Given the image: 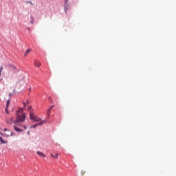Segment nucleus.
<instances>
[{"label": "nucleus", "mask_w": 176, "mask_h": 176, "mask_svg": "<svg viewBox=\"0 0 176 176\" xmlns=\"http://www.w3.org/2000/svg\"><path fill=\"white\" fill-rule=\"evenodd\" d=\"M53 108H54V106L52 105V106H50V109H48L47 110V118H49L50 116V111H52V109H53Z\"/></svg>", "instance_id": "6"}, {"label": "nucleus", "mask_w": 176, "mask_h": 176, "mask_svg": "<svg viewBox=\"0 0 176 176\" xmlns=\"http://www.w3.org/2000/svg\"><path fill=\"white\" fill-rule=\"evenodd\" d=\"M85 173V172H84V173L82 172V174H84Z\"/></svg>", "instance_id": "22"}, {"label": "nucleus", "mask_w": 176, "mask_h": 176, "mask_svg": "<svg viewBox=\"0 0 176 176\" xmlns=\"http://www.w3.org/2000/svg\"><path fill=\"white\" fill-rule=\"evenodd\" d=\"M14 133L13 132L11 133L10 135H13Z\"/></svg>", "instance_id": "20"}, {"label": "nucleus", "mask_w": 176, "mask_h": 176, "mask_svg": "<svg viewBox=\"0 0 176 176\" xmlns=\"http://www.w3.org/2000/svg\"><path fill=\"white\" fill-rule=\"evenodd\" d=\"M32 108V107H31V106L29 107H28L29 111H31Z\"/></svg>", "instance_id": "17"}, {"label": "nucleus", "mask_w": 176, "mask_h": 176, "mask_svg": "<svg viewBox=\"0 0 176 176\" xmlns=\"http://www.w3.org/2000/svg\"><path fill=\"white\" fill-rule=\"evenodd\" d=\"M33 122H43V120H42V119L39 118L38 117L36 116L34 118V119L33 120Z\"/></svg>", "instance_id": "9"}, {"label": "nucleus", "mask_w": 176, "mask_h": 176, "mask_svg": "<svg viewBox=\"0 0 176 176\" xmlns=\"http://www.w3.org/2000/svg\"><path fill=\"white\" fill-rule=\"evenodd\" d=\"M3 70V67L1 66L0 67V76L1 75L2 71Z\"/></svg>", "instance_id": "16"}, {"label": "nucleus", "mask_w": 176, "mask_h": 176, "mask_svg": "<svg viewBox=\"0 0 176 176\" xmlns=\"http://www.w3.org/2000/svg\"><path fill=\"white\" fill-rule=\"evenodd\" d=\"M32 50L31 48H29L26 50V52H25V54H23L24 57H27V56H28V54H30V53H31Z\"/></svg>", "instance_id": "8"}, {"label": "nucleus", "mask_w": 176, "mask_h": 176, "mask_svg": "<svg viewBox=\"0 0 176 176\" xmlns=\"http://www.w3.org/2000/svg\"><path fill=\"white\" fill-rule=\"evenodd\" d=\"M9 105H10V100H7L6 107V113L9 115V111H8V108H9Z\"/></svg>", "instance_id": "5"}, {"label": "nucleus", "mask_w": 176, "mask_h": 176, "mask_svg": "<svg viewBox=\"0 0 176 176\" xmlns=\"http://www.w3.org/2000/svg\"><path fill=\"white\" fill-rule=\"evenodd\" d=\"M30 4L34 5L32 2H30Z\"/></svg>", "instance_id": "21"}, {"label": "nucleus", "mask_w": 176, "mask_h": 176, "mask_svg": "<svg viewBox=\"0 0 176 176\" xmlns=\"http://www.w3.org/2000/svg\"><path fill=\"white\" fill-rule=\"evenodd\" d=\"M12 71H13L14 72H19V69H17V68H16V67H12Z\"/></svg>", "instance_id": "14"}, {"label": "nucleus", "mask_w": 176, "mask_h": 176, "mask_svg": "<svg viewBox=\"0 0 176 176\" xmlns=\"http://www.w3.org/2000/svg\"><path fill=\"white\" fill-rule=\"evenodd\" d=\"M36 117V116H35V114H34V112L30 111V118L31 120H34V119H35V118Z\"/></svg>", "instance_id": "7"}, {"label": "nucleus", "mask_w": 176, "mask_h": 176, "mask_svg": "<svg viewBox=\"0 0 176 176\" xmlns=\"http://www.w3.org/2000/svg\"><path fill=\"white\" fill-rule=\"evenodd\" d=\"M4 131H8V129H4Z\"/></svg>", "instance_id": "19"}, {"label": "nucleus", "mask_w": 176, "mask_h": 176, "mask_svg": "<svg viewBox=\"0 0 176 176\" xmlns=\"http://www.w3.org/2000/svg\"><path fill=\"white\" fill-rule=\"evenodd\" d=\"M59 153H56L55 155L53 154H51L52 157H54V159H58Z\"/></svg>", "instance_id": "12"}, {"label": "nucleus", "mask_w": 176, "mask_h": 176, "mask_svg": "<svg viewBox=\"0 0 176 176\" xmlns=\"http://www.w3.org/2000/svg\"><path fill=\"white\" fill-rule=\"evenodd\" d=\"M69 0H65V7H64V9H65V13H67V10H68V2H69Z\"/></svg>", "instance_id": "4"}, {"label": "nucleus", "mask_w": 176, "mask_h": 176, "mask_svg": "<svg viewBox=\"0 0 176 176\" xmlns=\"http://www.w3.org/2000/svg\"><path fill=\"white\" fill-rule=\"evenodd\" d=\"M44 123H46L45 120L41 121V122H39L38 124L31 126L30 129H36V127H38V126H43Z\"/></svg>", "instance_id": "3"}, {"label": "nucleus", "mask_w": 176, "mask_h": 176, "mask_svg": "<svg viewBox=\"0 0 176 176\" xmlns=\"http://www.w3.org/2000/svg\"><path fill=\"white\" fill-rule=\"evenodd\" d=\"M28 135H30V131L27 132Z\"/></svg>", "instance_id": "18"}, {"label": "nucleus", "mask_w": 176, "mask_h": 176, "mask_svg": "<svg viewBox=\"0 0 176 176\" xmlns=\"http://www.w3.org/2000/svg\"><path fill=\"white\" fill-rule=\"evenodd\" d=\"M85 173V172H84V173L82 172V174H84Z\"/></svg>", "instance_id": "23"}, {"label": "nucleus", "mask_w": 176, "mask_h": 176, "mask_svg": "<svg viewBox=\"0 0 176 176\" xmlns=\"http://www.w3.org/2000/svg\"><path fill=\"white\" fill-rule=\"evenodd\" d=\"M37 155H38V156H40L41 157H46L44 153L41 151H37Z\"/></svg>", "instance_id": "10"}, {"label": "nucleus", "mask_w": 176, "mask_h": 176, "mask_svg": "<svg viewBox=\"0 0 176 176\" xmlns=\"http://www.w3.org/2000/svg\"><path fill=\"white\" fill-rule=\"evenodd\" d=\"M0 142L1 144H8V141L3 140V139L1 137H0Z\"/></svg>", "instance_id": "13"}, {"label": "nucleus", "mask_w": 176, "mask_h": 176, "mask_svg": "<svg viewBox=\"0 0 176 176\" xmlns=\"http://www.w3.org/2000/svg\"><path fill=\"white\" fill-rule=\"evenodd\" d=\"M14 130L16 131V133H23L24 130H27V126L25 124H22L21 123L17 122L14 123Z\"/></svg>", "instance_id": "2"}, {"label": "nucleus", "mask_w": 176, "mask_h": 176, "mask_svg": "<svg viewBox=\"0 0 176 176\" xmlns=\"http://www.w3.org/2000/svg\"><path fill=\"white\" fill-rule=\"evenodd\" d=\"M34 65H35V67H39V66L41 65V62H39L38 60H35Z\"/></svg>", "instance_id": "11"}, {"label": "nucleus", "mask_w": 176, "mask_h": 176, "mask_svg": "<svg viewBox=\"0 0 176 176\" xmlns=\"http://www.w3.org/2000/svg\"><path fill=\"white\" fill-rule=\"evenodd\" d=\"M23 110L21 109L19 111H17L16 113V120L14 121V123H23L25 122V113H23Z\"/></svg>", "instance_id": "1"}, {"label": "nucleus", "mask_w": 176, "mask_h": 176, "mask_svg": "<svg viewBox=\"0 0 176 176\" xmlns=\"http://www.w3.org/2000/svg\"><path fill=\"white\" fill-rule=\"evenodd\" d=\"M28 104H30V101H28V100H26V102H23L24 107H27V105H28Z\"/></svg>", "instance_id": "15"}]
</instances>
